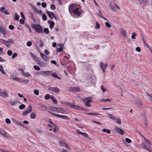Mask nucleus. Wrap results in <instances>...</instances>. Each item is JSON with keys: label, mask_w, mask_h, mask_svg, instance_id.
I'll list each match as a JSON object with an SVG mask.
<instances>
[{"label": "nucleus", "mask_w": 152, "mask_h": 152, "mask_svg": "<svg viewBox=\"0 0 152 152\" xmlns=\"http://www.w3.org/2000/svg\"><path fill=\"white\" fill-rule=\"evenodd\" d=\"M44 31L46 34H49L50 33L49 29L48 28H44Z\"/></svg>", "instance_id": "obj_32"}, {"label": "nucleus", "mask_w": 152, "mask_h": 152, "mask_svg": "<svg viewBox=\"0 0 152 152\" xmlns=\"http://www.w3.org/2000/svg\"><path fill=\"white\" fill-rule=\"evenodd\" d=\"M53 17L56 20H58V18H56V16L55 15V14L53 12V13H51Z\"/></svg>", "instance_id": "obj_59"}, {"label": "nucleus", "mask_w": 152, "mask_h": 152, "mask_svg": "<svg viewBox=\"0 0 152 152\" xmlns=\"http://www.w3.org/2000/svg\"><path fill=\"white\" fill-rule=\"evenodd\" d=\"M22 74L24 76L26 77H28L29 76H30V74L28 72H27L26 73L23 72Z\"/></svg>", "instance_id": "obj_38"}, {"label": "nucleus", "mask_w": 152, "mask_h": 152, "mask_svg": "<svg viewBox=\"0 0 152 152\" xmlns=\"http://www.w3.org/2000/svg\"><path fill=\"white\" fill-rule=\"evenodd\" d=\"M30 112V111L29 110H27L25 111H24L23 113V115H26L27 114L29 113Z\"/></svg>", "instance_id": "obj_42"}, {"label": "nucleus", "mask_w": 152, "mask_h": 152, "mask_svg": "<svg viewBox=\"0 0 152 152\" xmlns=\"http://www.w3.org/2000/svg\"><path fill=\"white\" fill-rule=\"evenodd\" d=\"M125 141L128 143H130L132 142L131 140L128 138H126L125 139Z\"/></svg>", "instance_id": "obj_40"}, {"label": "nucleus", "mask_w": 152, "mask_h": 152, "mask_svg": "<svg viewBox=\"0 0 152 152\" xmlns=\"http://www.w3.org/2000/svg\"><path fill=\"white\" fill-rule=\"evenodd\" d=\"M42 20L43 21H45L47 19V17L46 15L43 14L42 15Z\"/></svg>", "instance_id": "obj_36"}, {"label": "nucleus", "mask_w": 152, "mask_h": 152, "mask_svg": "<svg viewBox=\"0 0 152 152\" xmlns=\"http://www.w3.org/2000/svg\"><path fill=\"white\" fill-rule=\"evenodd\" d=\"M66 110L63 108L58 107L56 112L64 114L66 113Z\"/></svg>", "instance_id": "obj_9"}, {"label": "nucleus", "mask_w": 152, "mask_h": 152, "mask_svg": "<svg viewBox=\"0 0 152 152\" xmlns=\"http://www.w3.org/2000/svg\"><path fill=\"white\" fill-rule=\"evenodd\" d=\"M70 106L71 108H73L75 110H86L85 109L82 108V107L80 106L77 105H75L74 104H71Z\"/></svg>", "instance_id": "obj_7"}, {"label": "nucleus", "mask_w": 152, "mask_h": 152, "mask_svg": "<svg viewBox=\"0 0 152 152\" xmlns=\"http://www.w3.org/2000/svg\"><path fill=\"white\" fill-rule=\"evenodd\" d=\"M37 64L42 67H45L46 66V64L44 62L41 61L40 60L39 62L37 63Z\"/></svg>", "instance_id": "obj_17"}, {"label": "nucleus", "mask_w": 152, "mask_h": 152, "mask_svg": "<svg viewBox=\"0 0 152 152\" xmlns=\"http://www.w3.org/2000/svg\"><path fill=\"white\" fill-rule=\"evenodd\" d=\"M35 29L36 31L38 33H43L42 26L39 24L36 25V26L35 28Z\"/></svg>", "instance_id": "obj_6"}, {"label": "nucleus", "mask_w": 152, "mask_h": 152, "mask_svg": "<svg viewBox=\"0 0 152 152\" xmlns=\"http://www.w3.org/2000/svg\"><path fill=\"white\" fill-rule=\"evenodd\" d=\"M7 41L8 42L11 43L12 44H14V41L12 39H9Z\"/></svg>", "instance_id": "obj_57"}, {"label": "nucleus", "mask_w": 152, "mask_h": 152, "mask_svg": "<svg viewBox=\"0 0 152 152\" xmlns=\"http://www.w3.org/2000/svg\"><path fill=\"white\" fill-rule=\"evenodd\" d=\"M34 68L36 70L39 71L40 69V68L37 65H34Z\"/></svg>", "instance_id": "obj_35"}, {"label": "nucleus", "mask_w": 152, "mask_h": 152, "mask_svg": "<svg viewBox=\"0 0 152 152\" xmlns=\"http://www.w3.org/2000/svg\"><path fill=\"white\" fill-rule=\"evenodd\" d=\"M50 8L52 10L55 9H56L55 5L54 4H52L50 6Z\"/></svg>", "instance_id": "obj_58"}, {"label": "nucleus", "mask_w": 152, "mask_h": 152, "mask_svg": "<svg viewBox=\"0 0 152 152\" xmlns=\"http://www.w3.org/2000/svg\"><path fill=\"white\" fill-rule=\"evenodd\" d=\"M5 121L6 123L7 124H9L10 123L11 121L10 119L9 118H7L5 119Z\"/></svg>", "instance_id": "obj_54"}, {"label": "nucleus", "mask_w": 152, "mask_h": 152, "mask_svg": "<svg viewBox=\"0 0 152 152\" xmlns=\"http://www.w3.org/2000/svg\"><path fill=\"white\" fill-rule=\"evenodd\" d=\"M59 89L58 88L55 87L54 92L57 93H59Z\"/></svg>", "instance_id": "obj_41"}, {"label": "nucleus", "mask_w": 152, "mask_h": 152, "mask_svg": "<svg viewBox=\"0 0 152 152\" xmlns=\"http://www.w3.org/2000/svg\"><path fill=\"white\" fill-rule=\"evenodd\" d=\"M86 115H100V114L99 113H86Z\"/></svg>", "instance_id": "obj_33"}, {"label": "nucleus", "mask_w": 152, "mask_h": 152, "mask_svg": "<svg viewBox=\"0 0 152 152\" xmlns=\"http://www.w3.org/2000/svg\"><path fill=\"white\" fill-rule=\"evenodd\" d=\"M120 30V33L122 34V36L124 38L127 39L128 37L127 36V33L126 31L122 28H121Z\"/></svg>", "instance_id": "obj_10"}, {"label": "nucleus", "mask_w": 152, "mask_h": 152, "mask_svg": "<svg viewBox=\"0 0 152 152\" xmlns=\"http://www.w3.org/2000/svg\"><path fill=\"white\" fill-rule=\"evenodd\" d=\"M136 104L137 105L138 107H141L142 105V101L140 99H137L136 101Z\"/></svg>", "instance_id": "obj_15"}, {"label": "nucleus", "mask_w": 152, "mask_h": 152, "mask_svg": "<svg viewBox=\"0 0 152 152\" xmlns=\"http://www.w3.org/2000/svg\"><path fill=\"white\" fill-rule=\"evenodd\" d=\"M34 94L37 95H39V91H38L37 90V89H35L34 90Z\"/></svg>", "instance_id": "obj_46"}, {"label": "nucleus", "mask_w": 152, "mask_h": 152, "mask_svg": "<svg viewBox=\"0 0 152 152\" xmlns=\"http://www.w3.org/2000/svg\"><path fill=\"white\" fill-rule=\"evenodd\" d=\"M100 68H103L104 67V64L103 62H101L100 63Z\"/></svg>", "instance_id": "obj_62"}, {"label": "nucleus", "mask_w": 152, "mask_h": 152, "mask_svg": "<svg viewBox=\"0 0 152 152\" xmlns=\"http://www.w3.org/2000/svg\"><path fill=\"white\" fill-rule=\"evenodd\" d=\"M105 24L106 27L108 28H110L111 27V25L109 23L105 22Z\"/></svg>", "instance_id": "obj_44"}, {"label": "nucleus", "mask_w": 152, "mask_h": 152, "mask_svg": "<svg viewBox=\"0 0 152 152\" xmlns=\"http://www.w3.org/2000/svg\"><path fill=\"white\" fill-rule=\"evenodd\" d=\"M48 112L49 113H50L52 114H53L54 115L56 116L57 117L60 118H62L66 119V120H68V119H69V118L68 116H66L58 115V114H55V113H54L53 112H51L49 111H48Z\"/></svg>", "instance_id": "obj_4"}, {"label": "nucleus", "mask_w": 152, "mask_h": 152, "mask_svg": "<svg viewBox=\"0 0 152 152\" xmlns=\"http://www.w3.org/2000/svg\"><path fill=\"white\" fill-rule=\"evenodd\" d=\"M41 108L43 110H46L48 109V107L46 106L45 104H42L40 105Z\"/></svg>", "instance_id": "obj_28"}, {"label": "nucleus", "mask_w": 152, "mask_h": 152, "mask_svg": "<svg viewBox=\"0 0 152 152\" xmlns=\"http://www.w3.org/2000/svg\"><path fill=\"white\" fill-rule=\"evenodd\" d=\"M32 44V42L30 41H28L26 43V45L27 46L29 47L31 46V45Z\"/></svg>", "instance_id": "obj_45"}, {"label": "nucleus", "mask_w": 152, "mask_h": 152, "mask_svg": "<svg viewBox=\"0 0 152 152\" xmlns=\"http://www.w3.org/2000/svg\"><path fill=\"white\" fill-rule=\"evenodd\" d=\"M48 23L50 25V28L52 29L54 27L55 23L53 21H51L50 20H49L48 21Z\"/></svg>", "instance_id": "obj_16"}, {"label": "nucleus", "mask_w": 152, "mask_h": 152, "mask_svg": "<svg viewBox=\"0 0 152 152\" xmlns=\"http://www.w3.org/2000/svg\"><path fill=\"white\" fill-rule=\"evenodd\" d=\"M37 74L39 75H42L43 76H45V71H41L37 73Z\"/></svg>", "instance_id": "obj_31"}, {"label": "nucleus", "mask_w": 152, "mask_h": 152, "mask_svg": "<svg viewBox=\"0 0 152 152\" xmlns=\"http://www.w3.org/2000/svg\"><path fill=\"white\" fill-rule=\"evenodd\" d=\"M39 42L40 44V46L41 47H42L44 46V44L42 41V40H40L39 41Z\"/></svg>", "instance_id": "obj_51"}, {"label": "nucleus", "mask_w": 152, "mask_h": 152, "mask_svg": "<svg viewBox=\"0 0 152 152\" xmlns=\"http://www.w3.org/2000/svg\"><path fill=\"white\" fill-rule=\"evenodd\" d=\"M58 107H51V110H53V111L56 112V111L57 110Z\"/></svg>", "instance_id": "obj_47"}, {"label": "nucleus", "mask_w": 152, "mask_h": 152, "mask_svg": "<svg viewBox=\"0 0 152 152\" xmlns=\"http://www.w3.org/2000/svg\"><path fill=\"white\" fill-rule=\"evenodd\" d=\"M90 98L92 99V97H88L83 99V102H85V106L87 107H90L91 105L90 104L91 102H92V100L91 99H89Z\"/></svg>", "instance_id": "obj_1"}, {"label": "nucleus", "mask_w": 152, "mask_h": 152, "mask_svg": "<svg viewBox=\"0 0 152 152\" xmlns=\"http://www.w3.org/2000/svg\"><path fill=\"white\" fill-rule=\"evenodd\" d=\"M109 118L110 119L113 120H116V118H115V117L114 115H113L112 114H109Z\"/></svg>", "instance_id": "obj_23"}, {"label": "nucleus", "mask_w": 152, "mask_h": 152, "mask_svg": "<svg viewBox=\"0 0 152 152\" xmlns=\"http://www.w3.org/2000/svg\"><path fill=\"white\" fill-rule=\"evenodd\" d=\"M0 31L2 34L4 35V36L6 37V34H7V32L3 28H1Z\"/></svg>", "instance_id": "obj_19"}, {"label": "nucleus", "mask_w": 152, "mask_h": 152, "mask_svg": "<svg viewBox=\"0 0 152 152\" xmlns=\"http://www.w3.org/2000/svg\"><path fill=\"white\" fill-rule=\"evenodd\" d=\"M0 71L3 74H5L6 73L4 70L3 67L1 65H0Z\"/></svg>", "instance_id": "obj_24"}, {"label": "nucleus", "mask_w": 152, "mask_h": 152, "mask_svg": "<svg viewBox=\"0 0 152 152\" xmlns=\"http://www.w3.org/2000/svg\"><path fill=\"white\" fill-rule=\"evenodd\" d=\"M47 15L49 18H51L52 19H53V18L51 16V15H52L51 13H53V12H51L50 11H49L47 10Z\"/></svg>", "instance_id": "obj_25"}, {"label": "nucleus", "mask_w": 152, "mask_h": 152, "mask_svg": "<svg viewBox=\"0 0 152 152\" xmlns=\"http://www.w3.org/2000/svg\"><path fill=\"white\" fill-rule=\"evenodd\" d=\"M51 99L52 100V101L53 103L55 104H56L58 103L57 101L55 99L54 97L53 96H51Z\"/></svg>", "instance_id": "obj_20"}, {"label": "nucleus", "mask_w": 152, "mask_h": 152, "mask_svg": "<svg viewBox=\"0 0 152 152\" xmlns=\"http://www.w3.org/2000/svg\"><path fill=\"white\" fill-rule=\"evenodd\" d=\"M42 7L43 8H45V7L47 6V4L45 2H43L42 3Z\"/></svg>", "instance_id": "obj_60"}, {"label": "nucleus", "mask_w": 152, "mask_h": 152, "mask_svg": "<svg viewBox=\"0 0 152 152\" xmlns=\"http://www.w3.org/2000/svg\"><path fill=\"white\" fill-rule=\"evenodd\" d=\"M80 7H77L73 12L75 15L80 16L81 13L83 12V10H81Z\"/></svg>", "instance_id": "obj_3"}, {"label": "nucleus", "mask_w": 152, "mask_h": 152, "mask_svg": "<svg viewBox=\"0 0 152 152\" xmlns=\"http://www.w3.org/2000/svg\"><path fill=\"white\" fill-rule=\"evenodd\" d=\"M140 3L141 5L145 6L148 4V0H137Z\"/></svg>", "instance_id": "obj_12"}, {"label": "nucleus", "mask_w": 152, "mask_h": 152, "mask_svg": "<svg viewBox=\"0 0 152 152\" xmlns=\"http://www.w3.org/2000/svg\"><path fill=\"white\" fill-rule=\"evenodd\" d=\"M52 74V72L51 71H45V76H49Z\"/></svg>", "instance_id": "obj_22"}, {"label": "nucleus", "mask_w": 152, "mask_h": 152, "mask_svg": "<svg viewBox=\"0 0 152 152\" xmlns=\"http://www.w3.org/2000/svg\"><path fill=\"white\" fill-rule=\"evenodd\" d=\"M19 16L18 14L16 13H15V19L17 20H18L19 19Z\"/></svg>", "instance_id": "obj_39"}, {"label": "nucleus", "mask_w": 152, "mask_h": 152, "mask_svg": "<svg viewBox=\"0 0 152 152\" xmlns=\"http://www.w3.org/2000/svg\"><path fill=\"white\" fill-rule=\"evenodd\" d=\"M34 59L36 61L37 63L40 61V60L36 56L34 58Z\"/></svg>", "instance_id": "obj_64"}, {"label": "nucleus", "mask_w": 152, "mask_h": 152, "mask_svg": "<svg viewBox=\"0 0 152 152\" xmlns=\"http://www.w3.org/2000/svg\"><path fill=\"white\" fill-rule=\"evenodd\" d=\"M51 96H50L49 94H47L45 96V99L46 100H48L50 98L51 99Z\"/></svg>", "instance_id": "obj_27"}, {"label": "nucleus", "mask_w": 152, "mask_h": 152, "mask_svg": "<svg viewBox=\"0 0 152 152\" xmlns=\"http://www.w3.org/2000/svg\"><path fill=\"white\" fill-rule=\"evenodd\" d=\"M3 43L7 47H10L11 46V45L9 44L7 41L3 39H1Z\"/></svg>", "instance_id": "obj_18"}, {"label": "nucleus", "mask_w": 152, "mask_h": 152, "mask_svg": "<svg viewBox=\"0 0 152 152\" xmlns=\"http://www.w3.org/2000/svg\"><path fill=\"white\" fill-rule=\"evenodd\" d=\"M44 53L46 55H49V51L46 49H45L44 51Z\"/></svg>", "instance_id": "obj_55"}, {"label": "nucleus", "mask_w": 152, "mask_h": 152, "mask_svg": "<svg viewBox=\"0 0 152 152\" xmlns=\"http://www.w3.org/2000/svg\"><path fill=\"white\" fill-rule=\"evenodd\" d=\"M117 120L116 121L117 123L119 124H121V121L120 119H117Z\"/></svg>", "instance_id": "obj_56"}, {"label": "nucleus", "mask_w": 152, "mask_h": 152, "mask_svg": "<svg viewBox=\"0 0 152 152\" xmlns=\"http://www.w3.org/2000/svg\"><path fill=\"white\" fill-rule=\"evenodd\" d=\"M0 134L5 137H8V134L2 129H0Z\"/></svg>", "instance_id": "obj_11"}, {"label": "nucleus", "mask_w": 152, "mask_h": 152, "mask_svg": "<svg viewBox=\"0 0 152 152\" xmlns=\"http://www.w3.org/2000/svg\"><path fill=\"white\" fill-rule=\"evenodd\" d=\"M25 27L26 28H28V29H29V31L30 33H31L32 32V31H31V28L29 26H28V25L27 24H26V23L25 24Z\"/></svg>", "instance_id": "obj_34"}, {"label": "nucleus", "mask_w": 152, "mask_h": 152, "mask_svg": "<svg viewBox=\"0 0 152 152\" xmlns=\"http://www.w3.org/2000/svg\"><path fill=\"white\" fill-rule=\"evenodd\" d=\"M44 61L45 62L47 61L48 60V57L47 56H45V57H44L43 58Z\"/></svg>", "instance_id": "obj_50"}, {"label": "nucleus", "mask_w": 152, "mask_h": 152, "mask_svg": "<svg viewBox=\"0 0 152 152\" xmlns=\"http://www.w3.org/2000/svg\"><path fill=\"white\" fill-rule=\"evenodd\" d=\"M0 95L4 98H6L8 96V92L4 90L3 92H1L0 93Z\"/></svg>", "instance_id": "obj_14"}, {"label": "nucleus", "mask_w": 152, "mask_h": 152, "mask_svg": "<svg viewBox=\"0 0 152 152\" xmlns=\"http://www.w3.org/2000/svg\"><path fill=\"white\" fill-rule=\"evenodd\" d=\"M136 36V34L134 32L131 36V38L133 39H135V37Z\"/></svg>", "instance_id": "obj_52"}, {"label": "nucleus", "mask_w": 152, "mask_h": 152, "mask_svg": "<svg viewBox=\"0 0 152 152\" xmlns=\"http://www.w3.org/2000/svg\"><path fill=\"white\" fill-rule=\"evenodd\" d=\"M115 130L119 134L123 135L124 133V131L121 129L116 127L115 128Z\"/></svg>", "instance_id": "obj_13"}, {"label": "nucleus", "mask_w": 152, "mask_h": 152, "mask_svg": "<svg viewBox=\"0 0 152 152\" xmlns=\"http://www.w3.org/2000/svg\"><path fill=\"white\" fill-rule=\"evenodd\" d=\"M17 54L16 53H14L12 56V58H14L17 56Z\"/></svg>", "instance_id": "obj_63"}, {"label": "nucleus", "mask_w": 152, "mask_h": 152, "mask_svg": "<svg viewBox=\"0 0 152 152\" xmlns=\"http://www.w3.org/2000/svg\"><path fill=\"white\" fill-rule=\"evenodd\" d=\"M26 106L24 104H21L19 106V108L20 110H22L25 108Z\"/></svg>", "instance_id": "obj_37"}, {"label": "nucleus", "mask_w": 152, "mask_h": 152, "mask_svg": "<svg viewBox=\"0 0 152 152\" xmlns=\"http://www.w3.org/2000/svg\"><path fill=\"white\" fill-rule=\"evenodd\" d=\"M79 5H76L75 4H70L69 7V10L70 14L72 13V12L77 7H80Z\"/></svg>", "instance_id": "obj_2"}, {"label": "nucleus", "mask_w": 152, "mask_h": 152, "mask_svg": "<svg viewBox=\"0 0 152 152\" xmlns=\"http://www.w3.org/2000/svg\"><path fill=\"white\" fill-rule=\"evenodd\" d=\"M110 6L113 11H116L118 9H120L119 7L113 2L110 3Z\"/></svg>", "instance_id": "obj_5"}, {"label": "nucleus", "mask_w": 152, "mask_h": 152, "mask_svg": "<svg viewBox=\"0 0 152 152\" xmlns=\"http://www.w3.org/2000/svg\"><path fill=\"white\" fill-rule=\"evenodd\" d=\"M9 28L10 30H13L14 28V27L12 25H11L9 26Z\"/></svg>", "instance_id": "obj_61"}, {"label": "nucleus", "mask_w": 152, "mask_h": 152, "mask_svg": "<svg viewBox=\"0 0 152 152\" xmlns=\"http://www.w3.org/2000/svg\"><path fill=\"white\" fill-rule=\"evenodd\" d=\"M142 137L144 138V139H145V140L146 141V142L148 143V145H150V144H151V143L148 140L146 139L142 135Z\"/></svg>", "instance_id": "obj_48"}, {"label": "nucleus", "mask_w": 152, "mask_h": 152, "mask_svg": "<svg viewBox=\"0 0 152 152\" xmlns=\"http://www.w3.org/2000/svg\"><path fill=\"white\" fill-rule=\"evenodd\" d=\"M102 101L105 102H110L111 101V99H102Z\"/></svg>", "instance_id": "obj_43"}, {"label": "nucleus", "mask_w": 152, "mask_h": 152, "mask_svg": "<svg viewBox=\"0 0 152 152\" xmlns=\"http://www.w3.org/2000/svg\"><path fill=\"white\" fill-rule=\"evenodd\" d=\"M100 27L99 23L97 21H96L95 28L96 29H99Z\"/></svg>", "instance_id": "obj_29"}, {"label": "nucleus", "mask_w": 152, "mask_h": 152, "mask_svg": "<svg viewBox=\"0 0 152 152\" xmlns=\"http://www.w3.org/2000/svg\"><path fill=\"white\" fill-rule=\"evenodd\" d=\"M8 55L9 56H11L12 53V52L10 50H8L7 52Z\"/></svg>", "instance_id": "obj_53"}, {"label": "nucleus", "mask_w": 152, "mask_h": 152, "mask_svg": "<svg viewBox=\"0 0 152 152\" xmlns=\"http://www.w3.org/2000/svg\"><path fill=\"white\" fill-rule=\"evenodd\" d=\"M102 131L103 132H106L107 134H110V130L106 129H103Z\"/></svg>", "instance_id": "obj_30"}, {"label": "nucleus", "mask_w": 152, "mask_h": 152, "mask_svg": "<svg viewBox=\"0 0 152 152\" xmlns=\"http://www.w3.org/2000/svg\"><path fill=\"white\" fill-rule=\"evenodd\" d=\"M30 116L32 119H34L36 118V115L35 113H32L30 114Z\"/></svg>", "instance_id": "obj_26"}, {"label": "nucleus", "mask_w": 152, "mask_h": 152, "mask_svg": "<svg viewBox=\"0 0 152 152\" xmlns=\"http://www.w3.org/2000/svg\"><path fill=\"white\" fill-rule=\"evenodd\" d=\"M51 76L54 77V78H57L59 79H60V78L59 77H58L57 75L55 73H52V74L51 75Z\"/></svg>", "instance_id": "obj_21"}, {"label": "nucleus", "mask_w": 152, "mask_h": 152, "mask_svg": "<svg viewBox=\"0 0 152 152\" xmlns=\"http://www.w3.org/2000/svg\"><path fill=\"white\" fill-rule=\"evenodd\" d=\"M49 88H48V90H50L54 92L55 90V87H49Z\"/></svg>", "instance_id": "obj_49"}, {"label": "nucleus", "mask_w": 152, "mask_h": 152, "mask_svg": "<svg viewBox=\"0 0 152 152\" xmlns=\"http://www.w3.org/2000/svg\"><path fill=\"white\" fill-rule=\"evenodd\" d=\"M142 148L145 149L146 150L149 151V152H152V151H151V149L150 147V145H149L147 146L146 144L144 142L142 143Z\"/></svg>", "instance_id": "obj_8"}]
</instances>
